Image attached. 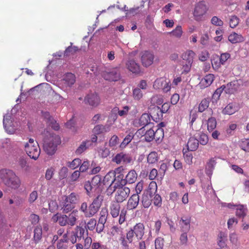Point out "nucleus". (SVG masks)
<instances>
[{
    "label": "nucleus",
    "mask_w": 249,
    "mask_h": 249,
    "mask_svg": "<svg viewBox=\"0 0 249 249\" xmlns=\"http://www.w3.org/2000/svg\"><path fill=\"white\" fill-rule=\"evenodd\" d=\"M164 246L163 238L159 237L155 239V246L156 249H162Z\"/></svg>",
    "instance_id": "54"
},
{
    "label": "nucleus",
    "mask_w": 249,
    "mask_h": 249,
    "mask_svg": "<svg viewBox=\"0 0 249 249\" xmlns=\"http://www.w3.org/2000/svg\"><path fill=\"white\" fill-rule=\"evenodd\" d=\"M102 180V177L100 175H96L92 178L91 183L94 186L95 189L101 185Z\"/></svg>",
    "instance_id": "45"
},
{
    "label": "nucleus",
    "mask_w": 249,
    "mask_h": 249,
    "mask_svg": "<svg viewBox=\"0 0 249 249\" xmlns=\"http://www.w3.org/2000/svg\"><path fill=\"white\" fill-rule=\"evenodd\" d=\"M198 140L194 138H190L187 143L188 149L190 151H195L198 147Z\"/></svg>",
    "instance_id": "32"
},
{
    "label": "nucleus",
    "mask_w": 249,
    "mask_h": 249,
    "mask_svg": "<svg viewBox=\"0 0 249 249\" xmlns=\"http://www.w3.org/2000/svg\"><path fill=\"white\" fill-rule=\"evenodd\" d=\"M126 133H127L126 136L124 139L123 142L120 145V147L121 148H124L131 142L134 137L135 130L134 129H129L126 131Z\"/></svg>",
    "instance_id": "21"
},
{
    "label": "nucleus",
    "mask_w": 249,
    "mask_h": 249,
    "mask_svg": "<svg viewBox=\"0 0 249 249\" xmlns=\"http://www.w3.org/2000/svg\"><path fill=\"white\" fill-rule=\"evenodd\" d=\"M91 144L89 141H83L76 149L75 152L77 154H80L85 151Z\"/></svg>",
    "instance_id": "39"
},
{
    "label": "nucleus",
    "mask_w": 249,
    "mask_h": 249,
    "mask_svg": "<svg viewBox=\"0 0 249 249\" xmlns=\"http://www.w3.org/2000/svg\"><path fill=\"white\" fill-rule=\"evenodd\" d=\"M187 232H182V233L180 235L179 240H180V244L182 245H186L187 244V242H188Z\"/></svg>",
    "instance_id": "61"
},
{
    "label": "nucleus",
    "mask_w": 249,
    "mask_h": 249,
    "mask_svg": "<svg viewBox=\"0 0 249 249\" xmlns=\"http://www.w3.org/2000/svg\"><path fill=\"white\" fill-rule=\"evenodd\" d=\"M125 66L128 71L133 73L139 74L141 71L140 65L133 59L127 60Z\"/></svg>",
    "instance_id": "14"
},
{
    "label": "nucleus",
    "mask_w": 249,
    "mask_h": 249,
    "mask_svg": "<svg viewBox=\"0 0 249 249\" xmlns=\"http://www.w3.org/2000/svg\"><path fill=\"white\" fill-rule=\"evenodd\" d=\"M164 112L160 107H155L151 110L150 115L154 121L157 122L162 118L163 113Z\"/></svg>",
    "instance_id": "18"
},
{
    "label": "nucleus",
    "mask_w": 249,
    "mask_h": 249,
    "mask_svg": "<svg viewBox=\"0 0 249 249\" xmlns=\"http://www.w3.org/2000/svg\"><path fill=\"white\" fill-rule=\"evenodd\" d=\"M81 163V160L78 158L74 159L71 161L67 162V165L68 167L71 169H75L78 167Z\"/></svg>",
    "instance_id": "44"
},
{
    "label": "nucleus",
    "mask_w": 249,
    "mask_h": 249,
    "mask_svg": "<svg viewBox=\"0 0 249 249\" xmlns=\"http://www.w3.org/2000/svg\"><path fill=\"white\" fill-rule=\"evenodd\" d=\"M155 137V130L153 128L149 129L145 133L144 139L147 142H150L153 140Z\"/></svg>",
    "instance_id": "42"
},
{
    "label": "nucleus",
    "mask_w": 249,
    "mask_h": 249,
    "mask_svg": "<svg viewBox=\"0 0 249 249\" xmlns=\"http://www.w3.org/2000/svg\"><path fill=\"white\" fill-rule=\"evenodd\" d=\"M137 178V174L135 170H131L126 175L125 179H122L120 183L122 186L125 185L126 183L132 184L134 183Z\"/></svg>",
    "instance_id": "13"
},
{
    "label": "nucleus",
    "mask_w": 249,
    "mask_h": 249,
    "mask_svg": "<svg viewBox=\"0 0 249 249\" xmlns=\"http://www.w3.org/2000/svg\"><path fill=\"white\" fill-rule=\"evenodd\" d=\"M78 50V48L75 46H69L68 47L64 52V55L68 56L70 54H72L75 53Z\"/></svg>",
    "instance_id": "58"
},
{
    "label": "nucleus",
    "mask_w": 249,
    "mask_h": 249,
    "mask_svg": "<svg viewBox=\"0 0 249 249\" xmlns=\"http://www.w3.org/2000/svg\"><path fill=\"white\" fill-rule=\"evenodd\" d=\"M78 212L73 211L70 214L67 215V225L71 226H74L78 219Z\"/></svg>",
    "instance_id": "27"
},
{
    "label": "nucleus",
    "mask_w": 249,
    "mask_h": 249,
    "mask_svg": "<svg viewBox=\"0 0 249 249\" xmlns=\"http://www.w3.org/2000/svg\"><path fill=\"white\" fill-rule=\"evenodd\" d=\"M11 117L10 115H6L3 116V124L5 130L10 134H12L15 131V128L12 125Z\"/></svg>",
    "instance_id": "19"
},
{
    "label": "nucleus",
    "mask_w": 249,
    "mask_h": 249,
    "mask_svg": "<svg viewBox=\"0 0 249 249\" xmlns=\"http://www.w3.org/2000/svg\"><path fill=\"white\" fill-rule=\"evenodd\" d=\"M62 80L66 87H70L75 83V77L71 73H67L64 75Z\"/></svg>",
    "instance_id": "24"
},
{
    "label": "nucleus",
    "mask_w": 249,
    "mask_h": 249,
    "mask_svg": "<svg viewBox=\"0 0 249 249\" xmlns=\"http://www.w3.org/2000/svg\"><path fill=\"white\" fill-rule=\"evenodd\" d=\"M207 11V7L204 1L197 3L195 7L194 16L196 20H199Z\"/></svg>",
    "instance_id": "9"
},
{
    "label": "nucleus",
    "mask_w": 249,
    "mask_h": 249,
    "mask_svg": "<svg viewBox=\"0 0 249 249\" xmlns=\"http://www.w3.org/2000/svg\"><path fill=\"white\" fill-rule=\"evenodd\" d=\"M211 22L213 24L221 26H222L223 24V22L222 20H221V19L219 18L216 16L213 17L211 19Z\"/></svg>",
    "instance_id": "64"
},
{
    "label": "nucleus",
    "mask_w": 249,
    "mask_h": 249,
    "mask_svg": "<svg viewBox=\"0 0 249 249\" xmlns=\"http://www.w3.org/2000/svg\"><path fill=\"white\" fill-rule=\"evenodd\" d=\"M109 129L110 128L109 126H107L101 124H98L96 125L94 127L93 129V132L94 133L97 135L108 132L109 131Z\"/></svg>",
    "instance_id": "34"
},
{
    "label": "nucleus",
    "mask_w": 249,
    "mask_h": 249,
    "mask_svg": "<svg viewBox=\"0 0 249 249\" xmlns=\"http://www.w3.org/2000/svg\"><path fill=\"white\" fill-rule=\"evenodd\" d=\"M119 241L121 243V245L124 247V248H125V249H128V242L127 239H125V235L124 234H121L119 238Z\"/></svg>",
    "instance_id": "57"
},
{
    "label": "nucleus",
    "mask_w": 249,
    "mask_h": 249,
    "mask_svg": "<svg viewBox=\"0 0 249 249\" xmlns=\"http://www.w3.org/2000/svg\"><path fill=\"white\" fill-rule=\"evenodd\" d=\"M228 39L232 43H236L243 41L244 38L241 35L236 32H233L229 35Z\"/></svg>",
    "instance_id": "29"
},
{
    "label": "nucleus",
    "mask_w": 249,
    "mask_h": 249,
    "mask_svg": "<svg viewBox=\"0 0 249 249\" xmlns=\"http://www.w3.org/2000/svg\"><path fill=\"white\" fill-rule=\"evenodd\" d=\"M38 193L37 191H34L29 195L28 201L30 203H33L37 198Z\"/></svg>",
    "instance_id": "63"
},
{
    "label": "nucleus",
    "mask_w": 249,
    "mask_h": 249,
    "mask_svg": "<svg viewBox=\"0 0 249 249\" xmlns=\"http://www.w3.org/2000/svg\"><path fill=\"white\" fill-rule=\"evenodd\" d=\"M247 207L244 205H239L236 209V214L240 217H244L246 214Z\"/></svg>",
    "instance_id": "43"
},
{
    "label": "nucleus",
    "mask_w": 249,
    "mask_h": 249,
    "mask_svg": "<svg viewBox=\"0 0 249 249\" xmlns=\"http://www.w3.org/2000/svg\"><path fill=\"white\" fill-rule=\"evenodd\" d=\"M61 210L64 213H68L71 212L75 207L74 204L69 202L66 199H64V201L61 204Z\"/></svg>",
    "instance_id": "31"
},
{
    "label": "nucleus",
    "mask_w": 249,
    "mask_h": 249,
    "mask_svg": "<svg viewBox=\"0 0 249 249\" xmlns=\"http://www.w3.org/2000/svg\"><path fill=\"white\" fill-rule=\"evenodd\" d=\"M112 161L117 164H126L131 162L132 161V158L131 156L128 154H126L124 152H120L117 154L113 157Z\"/></svg>",
    "instance_id": "8"
},
{
    "label": "nucleus",
    "mask_w": 249,
    "mask_h": 249,
    "mask_svg": "<svg viewBox=\"0 0 249 249\" xmlns=\"http://www.w3.org/2000/svg\"><path fill=\"white\" fill-rule=\"evenodd\" d=\"M150 115L148 113H143L138 119H135L133 124L135 127H144L148 124L150 121Z\"/></svg>",
    "instance_id": "12"
},
{
    "label": "nucleus",
    "mask_w": 249,
    "mask_h": 249,
    "mask_svg": "<svg viewBox=\"0 0 249 249\" xmlns=\"http://www.w3.org/2000/svg\"><path fill=\"white\" fill-rule=\"evenodd\" d=\"M217 122L214 117H210L207 121V129L209 132L213 131L216 127Z\"/></svg>",
    "instance_id": "41"
},
{
    "label": "nucleus",
    "mask_w": 249,
    "mask_h": 249,
    "mask_svg": "<svg viewBox=\"0 0 249 249\" xmlns=\"http://www.w3.org/2000/svg\"><path fill=\"white\" fill-rule=\"evenodd\" d=\"M103 200V196L101 195H98L94 199L92 203L93 204V205H95L97 207L100 208L102 205Z\"/></svg>",
    "instance_id": "56"
},
{
    "label": "nucleus",
    "mask_w": 249,
    "mask_h": 249,
    "mask_svg": "<svg viewBox=\"0 0 249 249\" xmlns=\"http://www.w3.org/2000/svg\"><path fill=\"white\" fill-rule=\"evenodd\" d=\"M131 229L138 240H141L144 234V226L142 223H137Z\"/></svg>",
    "instance_id": "16"
},
{
    "label": "nucleus",
    "mask_w": 249,
    "mask_h": 249,
    "mask_svg": "<svg viewBox=\"0 0 249 249\" xmlns=\"http://www.w3.org/2000/svg\"><path fill=\"white\" fill-rule=\"evenodd\" d=\"M239 87V84L237 81H233L228 83L225 86V90L227 93L232 94L237 91Z\"/></svg>",
    "instance_id": "25"
},
{
    "label": "nucleus",
    "mask_w": 249,
    "mask_h": 249,
    "mask_svg": "<svg viewBox=\"0 0 249 249\" xmlns=\"http://www.w3.org/2000/svg\"><path fill=\"white\" fill-rule=\"evenodd\" d=\"M65 199L75 205L79 200V196L75 193H71L68 196H65Z\"/></svg>",
    "instance_id": "40"
},
{
    "label": "nucleus",
    "mask_w": 249,
    "mask_h": 249,
    "mask_svg": "<svg viewBox=\"0 0 249 249\" xmlns=\"http://www.w3.org/2000/svg\"><path fill=\"white\" fill-rule=\"evenodd\" d=\"M99 208L95 205L91 203L89 207L88 214H87V217H90L93 216L99 210Z\"/></svg>",
    "instance_id": "47"
},
{
    "label": "nucleus",
    "mask_w": 249,
    "mask_h": 249,
    "mask_svg": "<svg viewBox=\"0 0 249 249\" xmlns=\"http://www.w3.org/2000/svg\"><path fill=\"white\" fill-rule=\"evenodd\" d=\"M48 205L49 211L52 213L54 212L58 209V204L55 200H50Z\"/></svg>",
    "instance_id": "55"
},
{
    "label": "nucleus",
    "mask_w": 249,
    "mask_h": 249,
    "mask_svg": "<svg viewBox=\"0 0 249 249\" xmlns=\"http://www.w3.org/2000/svg\"><path fill=\"white\" fill-rule=\"evenodd\" d=\"M190 218L182 217L179 221L180 230L182 232H188L190 229Z\"/></svg>",
    "instance_id": "23"
},
{
    "label": "nucleus",
    "mask_w": 249,
    "mask_h": 249,
    "mask_svg": "<svg viewBox=\"0 0 249 249\" xmlns=\"http://www.w3.org/2000/svg\"><path fill=\"white\" fill-rule=\"evenodd\" d=\"M130 109V107L128 106H124L122 109H120L118 107H115L112 109V112L117 113L120 117H125Z\"/></svg>",
    "instance_id": "28"
},
{
    "label": "nucleus",
    "mask_w": 249,
    "mask_h": 249,
    "mask_svg": "<svg viewBox=\"0 0 249 249\" xmlns=\"http://www.w3.org/2000/svg\"><path fill=\"white\" fill-rule=\"evenodd\" d=\"M24 150L30 158L36 160L38 159L40 149L37 142L30 138L28 142L24 144Z\"/></svg>",
    "instance_id": "2"
},
{
    "label": "nucleus",
    "mask_w": 249,
    "mask_h": 249,
    "mask_svg": "<svg viewBox=\"0 0 249 249\" xmlns=\"http://www.w3.org/2000/svg\"><path fill=\"white\" fill-rule=\"evenodd\" d=\"M119 138L116 135H113L109 141V145L110 147L115 146L118 142Z\"/></svg>",
    "instance_id": "62"
},
{
    "label": "nucleus",
    "mask_w": 249,
    "mask_h": 249,
    "mask_svg": "<svg viewBox=\"0 0 249 249\" xmlns=\"http://www.w3.org/2000/svg\"><path fill=\"white\" fill-rule=\"evenodd\" d=\"M227 234L223 232H220L218 235L217 243L220 248H223L226 246Z\"/></svg>",
    "instance_id": "35"
},
{
    "label": "nucleus",
    "mask_w": 249,
    "mask_h": 249,
    "mask_svg": "<svg viewBox=\"0 0 249 249\" xmlns=\"http://www.w3.org/2000/svg\"><path fill=\"white\" fill-rule=\"evenodd\" d=\"M142 202L143 206L145 208H148L151 204V196L147 193L143 194L142 199Z\"/></svg>",
    "instance_id": "38"
},
{
    "label": "nucleus",
    "mask_w": 249,
    "mask_h": 249,
    "mask_svg": "<svg viewBox=\"0 0 249 249\" xmlns=\"http://www.w3.org/2000/svg\"><path fill=\"white\" fill-rule=\"evenodd\" d=\"M214 79V75L213 74H209L206 75L203 79H201L199 86L201 89H204L210 86L213 82Z\"/></svg>",
    "instance_id": "22"
},
{
    "label": "nucleus",
    "mask_w": 249,
    "mask_h": 249,
    "mask_svg": "<svg viewBox=\"0 0 249 249\" xmlns=\"http://www.w3.org/2000/svg\"><path fill=\"white\" fill-rule=\"evenodd\" d=\"M42 230L41 226H36L34 229V240L38 243L42 238Z\"/></svg>",
    "instance_id": "37"
},
{
    "label": "nucleus",
    "mask_w": 249,
    "mask_h": 249,
    "mask_svg": "<svg viewBox=\"0 0 249 249\" xmlns=\"http://www.w3.org/2000/svg\"><path fill=\"white\" fill-rule=\"evenodd\" d=\"M42 115L44 119L46 120L47 123L50 125L53 129L57 130L59 129V125L56 123L55 120L53 119L52 116L48 111H42Z\"/></svg>",
    "instance_id": "17"
},
{
    "label": "nucleus",
    "mask_w": 249,
    "mask_h": 249,
    "mask_svg": "<svg viewBox=\"0 0 249 249\" xmlns=\"http://www.w3.org/2000/svg\"><path fill=\"white\" fill-rule=\"evenodd\" d=\"M210 99L206 98L202 99L198 105V110L199 112H203L207 109L210 104Z\"/></svg>",
    "instance_id": "33"
},
{
    "label": "nucleus",
    "mask_w": 249,
    "mask_h": 249,
    "mask_svg": "<svg viewBox=\"0 0 249 249\" xmlns=\"http://www.w3.org/2000/svg\"><path fill=\"white\" fill-rule=\"evenodd\" d=\"M116 201H112L109 206L110 213L113 218H116L119 215V223L121 225L124 222L126 219L127 210L124 208L120 212L121 206Z\"/></svg>",
    "instance_id": "3"
},
{
    "label": "nucleus",
    "mask_w": 249,
    "mask_h": 249,
    "mask_svg": "<svg viewBox=\"0 0 249 249\" xmlns=\"http://www.w3.org/2000/svg\"><path fill=\"white\" fill-rule=\"evenodd\" d=\"M155 89H161L164 92L169 91L171 89V84L169 80H167L163 77H161L155 80L153 84Z\"/></svg>",
    "instance_id": "7"
},
{
    "label": "nucleus",
    "mask_w": 249,
    "mask_h": 249,
    "mask_svg": "<svg viewBox=\"0 0 249 249\" xmlns=\"http://www.w3.org/2000/svg\"><path fill=\"white\" fill-rule=\"evenodd\" d=\"M102 76L105 80L110 81H117L121 77L119 69L117 68L103 71Z\"/></svg>",
    "instance_id": "6"
},
{
    "label": "nucleus",
    "mask_w": 249,
    "mask_h": 249,
    "mask_svg": "<svg viewBox=\"0 0 249 249\" xmlns=\"http://www.w3.org/2000/svg\"><path fill=\"white\" fill-rule=\"evenodd\" d=\"M96 224L97 222L96 219L94 218H91L86 224L85 228L89 231H93L95 229Z\"/></svg>",
    "instance_id": "51"
},
{
    "label": "nucleus",
    "mask_w": 249,
    "mask_h": 249,
    "mask_svg": "<svg viewBox=\"0 0 249 249\" xmlns=\"http://www.w3.org/2000/svg\"><path fill=\"white\" fill-rule=\"evenodd\" d=\"M159 159L158 154L156 152H151L147 157V162L149 164H155L158 162Z\"/></svg>",
    "instance_id": "36"
},
{
    "label": "nucleus",
    "mask_w": 249,
    "mask_h": 249,
    "mask_svg": "<svg viewBox=\"0 0 249 249\" xmlns=\"http://www.w3.org/2000/svg\"><path fill=\"white\" fill-rule=\"evenodd\" d=\"M130 193V189L127 187L120 186L117 188L115 194V201L118 203H122L128 197Z\"/></svg>",
    "instance_id": "5"
},
{
    "label": "nucleus",
    "mask_w": 249,
    "mask_h": 249,
    "mask_svg": "<svg viewBox=\"0 0 249 249\" xmlns=\"http://www.w3.org/2000/svg\"><path fill=\"white\" fill-rule=\"evenodd\" d=\"M239 145L244 151L249 152V139H244L240 142Z\"/></svg>",
    "instance_id": "48"
},
{
    "label": "nucleus",
    "mask_w": 249,
    "mask_h": 249,
    "mask_svg": "<svg viewBox=\"0 0 249 249\" xmlns=\"http://www.w3.org/2000/svg\"><path fill=\"white\" fill-rule=\"evenodd\" d=\"M239 18L235 16H232L230 20V26L231 28H234L239 23Z\"/></svg>",
    "instance_id": "59"
},
{
    "label": "nucleus",
    "mask_w": 249,
    "mask_h": 249,
    "mask_svg": "<svg viewBox=\"0 0 249 249\" xmlns=\"http://www.w3.org/2000/svg\"><path fill=\"white\" fill-rule=\"evenodd\" d=\"M224 89H225V86L224 85L219 88L217 89L213 95V100H214L215 101L218 100Z\"/></svg>",
    "instance_id": "49"
},
{
    "label": "nucleus",
    "mask_w": 249,
    "mask_h": 249,
    "mask_svg": "<svg viewBox=\"0 0 249 249\" xmlns=\"http://www.w3.org/2000/svg\"><path fill=\"white\" fill-rule=\"evenodd\" d=\"M124 171V168L123 166H121L119 167H117L115 169V170L111 172L112 173H113V175L115 177V178H123V175H122V173Z\"/></svg>",
    "instance_id": "50"
},
{
    "label": "nucleus",
    "mask_w": 249,
    "mask_h": 249,
    "mask_svg": "<svg viewBox=\"0 0 249 249\" xmlns=\"http://www.w3.org/2000/svg\"><path fill=\"white\" fill-rule=\"evenodd\" d=\"M208 137L207 135L204 133H202L200 134L198 140V142L202 145H206L208 142Z\"/></svg>",
    "instance_id": "60"
},
{
    "label": "nucleus",
    "mask_w": 249,
    "mask_h": 249,
    "mask_svg": "<svg viewBox=\"0 0 249 249\" xmlns=\"http://www.w3.org/2000/svg\"><path fill=\"white\" fill-rule=\"evenodd\" d=\"M154 55L150 51H145L142 53L141 62L142 65L145 67L151 65L154 61Z\"/></svg>",
    "instance_id": "10"
},
{
    "label": "nucleus",
    "mask_w": 249,
    "mask_h": 249,
    "mask_svg": "<svg viewBox=\"0 0 249 249\" xmlns=\"http://www.w3.org/2000/svg\"><path fill=\"white\" fill-rule=\"evenodd\" d=\"M76 232L75 235L78 239H81L82 237L84 238V235L85 233L86 232L88 234V230H85V229L81 227L77 226L75 229Z\"/></svg>",
    "instance_id": "46"
},
{
    "label": "nucleus",
    "mask_w": 249,
    "mask_h": 249,
    "mask_svg": "<svg viewBox=\"0 0 249 249\" xmlns=\"http://www.w3.org/2000/svg\"><path fill=\"white\" fill-rule=\"evenodd\" d=\"M121 185L119 181H116L115 178H112L111 184L107 190V193L108 196L111 195L113 192L116 191L118 187Z\"/></svg>",
    "instance_id": "26"
},
{
    "label": "nucleus",
    "mask_w": 249,
    "mask_h": 249,
    "mask_svg": "<svg viewBox=\"0 0 249 249\" xmlns=\"http://www.w3.org/2000/svg\"><path fill=\"white\" fill-rule=\"evenodd\" d=\"M155 138L156 141L161 140L164 137V131L161 128H159L155 130Z\"/></svg>",
    "instance_id": "53"
},
{
    "label": "nucleus",
    "mask_w": 249,
    "mask_h": 249,
    "mask_svg": "<svg viewBox=\"0 0 249 249\" xmlns=\"http://www.w3.org/2000/svg\"><path fill=\"white\" fill-rule=\"evenodd\" d=\"M140 201L139 196L137 194H134L128 199L126 204V209L132 210L136 209Z\"/></svg>",
    "instance_id": "15"
},
{
    "label": "nucleus",
    "mask_w": 249,
    "mask_h": 249,
    "mask_svg": "<svg viewBox=\"0 0 249 249\" xmlns=\"http://www.w3.org/2000/svg\"><path fill=\"white\" fill-rule=\"evenodd\" d=\"M192 59L190 58L189 60L183 59L181 62L182 73H187L190 71L192 64Z\"/></svg>",
    "instance_id": "30"
},
{
    "label": "nucleus",
    "mask_w": 249,
    "mask_h": 249,
    "mask_svg": "<svg viewBox=\"0 0 249 249\" xmlns=\"http://www.w3.org/2000/svg\"><path fill=\"white\" fill-rule=\"evenodd\" d=\"M143 96V93L140 88H137L133 89V96L135 100H139L141 99Z\"/></svg>",
    "instance_id": "52"
},
{
    "label": "nucleus",
    "mask_w": 249,
    "mask_h": 249,
    "mask_svg": "<svg viewBox=\"0 0 249 249\" xmlns=\"http://www.w3.org/2000/svg\"><path fill=\"white\" fill-rule=\"evenodd\" d=\"M0 178L6 186L12 189L17 190L21 186L20 178L11 170L7 169L0 170Z\"/></svg>",
    "instance_id": "1"
},
{
    "label": "nucleus",
    "mask_w": 249,
    "mask_h": 249,
    "mask_svg": "<svg viewBox=\"0 0 249 249\" xmlns=\"http://www.w3.org/2000/svg\"><path fill=\"white\" fill-rule=\"evenodd\" d=\"M60 143V139L58 136H51L48 140L44 141V150L47 154L52 155L54 154L56 150L57 145Z\"/></svg>",
    "instance_id": "4"
},
{
    "label": "nucleus",
    "mask_w": 249,
    "mask_h": 249,
    "mask_svg": "<svg viewBox=\"0 0 249 249\" xmlns=\"http://www.w3.org/2000/svg\"><path fill=\"white\" fill-rule=\"evenodd\" d=\"M239 107L235 103H231L227 105L223 109L222 113L226 115H232L237 111Z\"/></svg>",
    "instance_id": "20"
},
{
    "label": "nucleus",
    "mask_w": 249,
    "mask_h": 249,
    "mask_svg": "<svg viewBox=\"0 0 249 249\" xmlns=\"http://www.w3.org/2000/svg\"><path fill=\"white\" fill-rule=\"evenodd\" d=\"M84 102L90 106L96 107L100 103V99L96 93H91L88 94L85 97Z\"/></svg>",
    "instance_id": "11"
}]
</instances>
